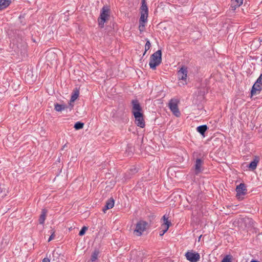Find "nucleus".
Segmentation results:
<instances>
[{
  "instance_id": "35",
  "label": "nucleus",
  "mask_w": 262,
  "mask_h": 262,
  "mask_svg": "<svg viewBox=\"0 0 262 262\" xmlns=\"http://www.w3.org/2000/svg\"><path fill=\"white\" fill-rule=\"evenodd\" d=\"M186 83V82H185V83H182V84H183V85H184V84H185Z\"/></svg>"
},
{
  "instance_id": "23",
  "label": "nucleus",
  "mask_w": 262,
  "mask_h": 262,
  "mask_svg": "<svg viewBox=\"0 0 262 262\" xmlns=\"http://www.w3.org/2000/svg\"><path fill=\"white\" fill-rule=\"evenodd\" d=\"M147 17H148V13L141 12V16H140L139 20H140V21L147 22Z\"/></svg>"
},
{
  "instance_id": "20",
  "label": "nucleus",
  "mask_w": 262,
  "mask_h": 262,
  "mask_svg": "<svg viewBox=\"0 0 262 262\" xmlns=\"http://www.w3.org/2000/svg\"><path fill=\"white\" fill-rule=\"evenodd\" d=\"M46 58L47 60H49L52 58L54 60L56 58V55L53 52H48Z\"/></svg>"
},
{
  "instance_id": "6",
  "label": "nucleus",
  "mask_w": 262,
  "mask_h": 262,
  "mask_svg": "<svg viewBox=\"0 0 262 262\" xmlns=\"http://www.w3.org/2000/svg\"><path fill=\"white\" fill-rule=\"evenodd\" d=\"M236 197L239 200H242L244 196L246 194L247 189L245 185L243 183H241L237 185L236 188Z\"/></svg>"
},
{
  "instance_id": "8",
  "label": "nucleus",
  "mask_w": 262,
  "mask_h": 262,
  "mask_svg": "<svg viewBox=\"0 0 262 262\" xmlns=\"http://www.w3.org/2000/svg\"><path fill=\"white\" fill-rule=\"evenodd\" d=\"M162 219L163 220V223L161 226V230H163V233H160L161 236L163 235L166 232L171 225V222L168 220V218L165 215H164Z\"/></svg>"
},
{
  "instance_id": "17",
  "label": "nucleus",
  "mask_w": 262,
  "mask_h": 262,
  "mask_svg": "<svg viewBox=\"0 0 262 262\" xmlns=\"http://www.w3.org/2000/svg\"><path fill=\"white\" fill-rule=\"evenodd\" d=\"M148 8L145 3V0H142V6L141 7V12L148 13Z\"/></svg>"
},
{
  "instance_id": "14",
  "label": "nucleus",
  "mask_w": 262,
  "mask_h": 262,
  "mask_svg": "<svg viewBox=\"0 0 262 262\" xmlns=\"http://www.w3.org/2000/svg\"><path fill=\"white\" fill-rule=\"evenodd\" d=\"M79 91H75L72 95L70 102L69 103V105L71 106V108L72 109L73 107V104H72V103H73L78 97L79 96Z\"/></svg>"
},
{
  "instance_id": "13",
  "label": "nucleus",
  "mask_w": 262,
  "mask_h": 262,
  "mask_svg": "<svg viewBox=\"0 0 262 262\" xmlns=\"http://www.w3.org/2000/svg\"><path fill=\"white\" fill-rule=\"evenodd\" d=\"M114 206V200L113 198H111L107 201L106 202V205L104 208L103 209V211L104 212L112 208Z\"/></svg>"
},
{
  "instance_id": "15",
  "label": "nucleus",
  "mask_w": 262,
  "mask_h": 262,
  "mask_svg": "<svg viewBox=\"0 0 262 262\" xmlns=\"http://www.w3.org/2000/svg\"><path fill=\"white\" fill-rule=\"evenodd\" d=\"M10 4L9 0H0V10L6 8Z\"/></svg>"
},
{
  "instance_id": "10",
  "label": "nucleus",
  "mask_w": 262,
  "mask_h": 262,
  "mask_svg": "<svg viewBox=\"0 0 262 262\" xmlns=\"http://www.w3.org/2000/svg\"><path fill=\"white\" fill-rule=\"evenodd\" d=\"M261 84H260L259 83H257V81L255 82V83L253 85L251 91V94L252 95H256L257 93L260 92L261 90Z\"/></svg>"
},
{
  "instance_id": "32",
  "label": "nucleus",
  "mask_w": 262,
  "mask_h": 262,
  "mask_svg": "<svg viewBox=\"0 0 262 262\" xmlns=\"http://www.w3.org/2000/svg\"><path fill=\"white\" fill-rule=\"evenodd\" d=\"M144 27H139V31H140V32H143V31H144Z\"/></svg>"
},
{
  "instance_id": "27",
  "label": "nucleus",
  "mask_w": 262,
  "mask_h": 262,
  "mask_svg": "<svg viewBox=\"0 0 262 262\" xmlns=\"http://www.w3.org/2000/svg\"><path fill=\"white\" fill-rule=\"evenodd\" d=\"M50 233H51V235L49 237V238L48 239V242H50L52 240H53L54 237H55V231L54 230H51L50 231Z\"/></svg>"
},
{
  "instance_id": "30",
  "label": "nucleus",
  "mask_w": 262,
  "mask_h": 262,
  "mask_svg": "<svg viewBox=\"0 0 262 262\" xmlns=\"http://www.w3.org/2000/svg\"><path fill=\"white\" fill-rule=\"evenodd\" d=\"M146 21H140V20H139V27H145V24H146Z\"/></svg>"
},
{
  "instance_id": "16",
  "label": "nucleus",
  "mask_w": 262,
  "mask_h": 262,
  "mask_svg": "<svg viewBox=\"0 0 262 262\" xmlns=\"http://www.w3.org/2000/svg\"><path fill=\"white\" fill-rule=\"evenodd\" d=\"M259 160L257 157H256L253 161H252L249 165V168L252 170H254L257 167V163H258Z\"/></svg>"
},
{
  "instance_id": "18",
  "label": "nucleus",
  "mask_w": 262,
  "mask_h": 262,
  "mask_svg": "<svg viewBox=\"0 0 262 262\" xmlns=\"http://www.w3.org/2000/svg\"><path fill=\"white\" fill-rule=\"evenodd\" d=\"M207 129V126L206 125H201L196 128V130L202 135H204Z\"/></svg>"
},
{
  "instance_id": "1",
  "label": "nucleus",
  "mask_w": 262,
  "mask_h": 262,
  "mask_svg": "<svg viewBox=\"0 0 262 262\" xmlns=\"http://www.w3.org/2000/svg\"><path fill=\"white\" fill-rule=\"evenodd\" d=\"M132 112L135 117V123L141 128L145 126V122L143 118V114L142 112V107L137 100H133L132 101Z\"/></svg>"
},
{
  "instance_id": "33",
  "label": "nucleus",
  "mask_w": 262,
  "mask_h": 262,
  "mask_svg": "<svg viewBox=\"0 0 262 262\" xmlns=\"http://www.w3.org/2000/svg\"><path fill=\"white\" fill-rule=\"evenodd\" d=\"M250 262H258V261H256V260H251Z\"/></svg>"
},
{
  "instance_id": "2",
  "label": "nucleus",
  "mask_w": 262,
  "mask_h": 262,
  "mask_svg": "<svg viewBox=\"0 0 262 262\" xmlns=\"http://www.w3.org/2000/svg\"><path fill=\"white\" fill-rule=\"evenodd\" d=\"M162 62V52L160 50L157 51L152 54L150 57L149 62L150 68L152 70H155Z\"/></svg>"
},
{
  "instance_id": "12",
  "label": "nucleus",
  "mask_w": 262,
  "mask_h": 262,
  "mask_svg": "<svg viewBox=\"0 0 262 262\" xmlns=\"http://www.w3.org/2000/svg\"><path fill=\"white\" fill-rule=\"evenodd\" d=\"M243 0H231V8L234 11L236 8L242 5Z\"/></svg>"
},
{
  "instance_id": "7",
  "label": "nucleus",
  "mask_w": 262,
  "mask_h": 262,
  "mask_svg": "<svg viewBox=\"0 0 262 262\" xmlns=\"http://www.w3.org/2000/svg\"><path fill=\"white\" fill-rule=\"evenodd\" d=\"M185 256L186 259L191 262H196L200 258V254L192 251L187 252L185 254Z\"/></svg>"
},
{
  "instance_id": "28",
  "label": "nucleus",
  "mask_w": 262,
  "mask_h": 262,
  "mask_svg": "<svg viewBox=\"0 0 262 262\" xmlns=\"http://www.w3.org/2000/svg\"><path fill=\"white\" fill-rule=\"evenodd\" d=\"M231 256L230 255H226L221 261V262H231Z\"/></svg>"
},
{
  "instance_id": "5",
  "label": "nucleus",
  "mask_w": 262,
  "mask_h": 262,
  "mask_svg": "<svg viewBox=\"0 0 262 262\" xmlns=\"http://www.w3.org/2000/svg\"><path fill=\"white\" fill-rule=\"evenodd\" d=\"M178 104V101L174 99H171L168 104L170 110L176 117H179L181 114Z\"/></svg>"
},
{
  "instance_id": "22",
  "label": "nucleus",
  "mask_w": 262,
  "mask_h": 262,
  "mask_svg": "<svg viewBox=\"0 0 262 262\" xmlns=\"http://www.w3.org/2000/svg\"><path fill=\"white\" fill-rule=\"evenodd\" d=\"M99 255V252L97 250L94 251L92 253L91 260L92 261H95Z\"/></svg>"
},
{
  "instance_id": "34",
  "label": "nucleus",
  "mask_w": 262,
  "mask_h": 262,
  "mask_svg": "<svg viewBox=\"0 0 262 262\" xmlns=\"http://www.w3.org/2000/svg\"><path fill=\"white\" fill-rule=\"evenodd\" d=\"M160 233H163V230H161V231L160 232Z\"/></svg>"
},
{
  "instance_id": "26",
  "label": "nucleus",
  "mask_w": 262,
  "mask_h": 262,
  "mask_svg": "<svg viewBox=\"0 0 262 262\" xmlns=\"http://www.w3.org/2000/svg\"><path fill=\"white\" fill-rule=\"evenodd\" d=\"M88 227H86V226H83V227L82 228V229H81V230L80 231V232H79V235L80 236H82V235H83L85 234V233L86 231L88 230Z\"/></svg>"
},
{
  "instance_id": "21",
  "label": "nucleus",
  "mask_w": 262,
  "mask_h": 262,
  "mask_svg": "<svg viewBox=\"0 0 262 262\" xmlns=\"http://www.w3.org/2000/svg\"><path fill=\"white\" fill-rule=\"evenodd\" d=\"M66 108V105L56 103L55 104V110L57 112H61Z\"/></svg>"
},
{
  "instance_id": "29",
  "label": "nucleus",
  "mask_w": 262,
  "mask_h": 262,
  "mask_svg": "<svg viewBox=\"0 0 262 262\" xmlns=\"http://www.w3.org/2000/svg\"><path fill=\"white\" fill-rule=\"evenodd\" d=\"M256 81H257V83H259L260 84H262V73L260 74Z\"/></svg>"
},
{
  "instance_id": "4",
  "label": "nucleus",
  "mask_w": 262,
  "mask_h": 262,
  "mask_svg": "<svg viewBox=\"0 0 262 262\" xmlns=\"http://www.w3.org/2000/svg\"><path fill=\"white\" fill-rule=\"evenodd\" d=\"M148 223L144 221H138L135 226L134 230V234L138 236H141L142 233L146 230Z\"/></svg>"
},
{
  "instance_id": "25",
  "label": "nucleus",
  "mask_w": 262,
  "mask_h": 262,
  "mask_svg": "<svg viewBox=\"0 0 262 262\" xmlns=\"http://www.w3.org/2000/svg\"><path fill=\"white\" fill-rule=\"evenodd\" d=\"M151 44L149 40L146 39V42L145 45V51L143 55H145L146 52L150 49Z\"/></svg>"
},
{
  "instance_id": "11",
  "label": "nucleus",
  "mask_w": 262,
  "mask_h": 262,
  "mask_svg": "<svg viewBox=\"0 0 262 262\" xmlns=\"http://www.w3.org/2000/svg\"><path fill=\"white\" fill-rule=\"evenodd\" d=\"M202 164L203 161L201 159H198L196 160L195 163V173L196 174H199L202 171Z\"/></svg>"
},
{
  "instance_id": "19",
  "label": "nucleus",
  "mask_w": 262,
  "mask_h": 262,
  "mask_svg": "<svg viewBox=\"0 0 262 262\" xmlns=\"http://www.w3.org/2000/svg\"><path fill=\"white\" fill-rule=\"evenodd\" d=\"M46 213L47 212L45 210H42L41 214L39 219V222L40 224H43L44 223L46 220Z\"/></svg>"
},
{
  "instance_id": "9",
  "label": "nucleus",
  "mask_w": 262,
  "mask_h": 262,
  "mask_svg": "<svg viewBox=\"0 0 262 262\" xmlns=\"http://www.w3.org/2000/svg\"><path fill=\"white\" fill-rule=\"evenodd\" d=\"M187 77V69L182 67L178 72V77L179 80H182L183 81H186Z\"/></svg>"
},
{
  "instance_id": "24",
  "label": "nucleus",
  "mask_w": 262,
  "mask_h": 262,
  "mask_svg": "<svg viewBox=\"0 0 262 262\" xmlns=\"http://www.w3.org/2000/svg\"><path fill=\"white\" fill-rule=\"evenodd\" d=\"M84 123L80 122H77L74 125V128L76 130L81 129L83 127Z\"/></svg>"
},
{
  "instance_id": "3",
  "label": "nucleus",
  "mask_w": 262,
  "mask_h": 262,
  "mask_svg": "<svg viewBox=\"0 0 262 262\" xmlns=\"http://www.w3.org/2000/svg\"><path fill=\"white\" fill-rule=\"evenodd\" d=\"M109 16L110 9L106 6H104L101 10L100 17L98 18L99 26L101 28L104 27V24L108 19Z\"/></svg>"
},
{
  "instance_id": "31",
  "label": "nucleus",
  "mask_w": 262,
  "mask_h": 262,
  "mask_svg": "<svg viewBox=\"0 0 262 262\" xmlns=\"http://www.w3.org/2000/svg\"><path fill=\"white\" fill-rule=\"evenodd\" d=\"M42 262H50V259L48 257H45L42 259Z\"/></svg>"
}]
</instances>
